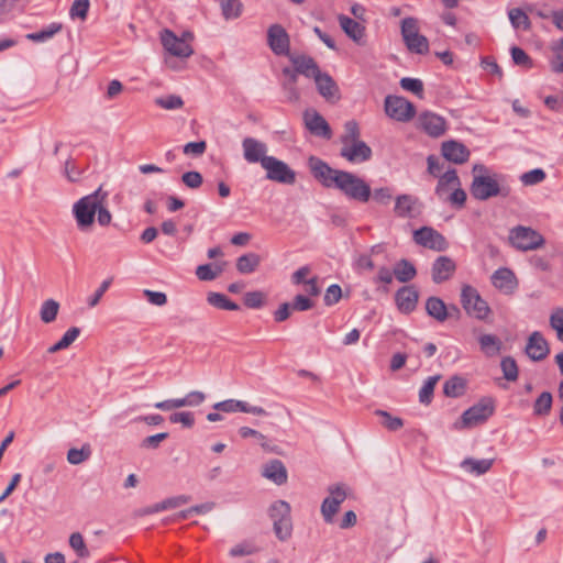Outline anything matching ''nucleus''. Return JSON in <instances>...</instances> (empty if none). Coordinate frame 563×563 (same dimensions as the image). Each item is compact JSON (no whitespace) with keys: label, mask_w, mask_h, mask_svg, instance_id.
<instances>
[{"label":"nucleus","mask_w":563,"mask_h":563,"mask_svg":"<svg viewBox=\"0 0 563 563\" xmlns=\"http://www.w3.org/2000/svg\"><path fill=\"white\" fill-rule=\"evenodd\" d=\"M69 545L71 549L77 553L79 558H88L89 551L86 547V543L84 541V538L81 533L74 532L69 537Z\"/></svg>","instance_id":"13d9d810"},{"label":"nucleus","mask_w":563,"mask_h":563,"mask_svg":"<svg viewBox=\"0 0 563 563\" xmlns=\"http://www.w3.org/2000/svg\"><path fill=\"white\" fill-rule=\"evenodd\" d=\"M360 140V128L356 121L350 120L344 124V133L341 136L342 145L358 141Z\"/></svg>","instance_id":"4d7b16f0"},{"label":"nucleus","mask_w":563,"mask_h":563,"mask_svg":"<svg viewBox=\"0 0 563 563\" xmlns=\"http://www.w3.org/2000/svg\"><path fill=\"white\" fill-rule=\"evenodd\" d=\"M407 48L416 54H427L429 52V42L428 38L419 33L413 35L412 37H409L405 42Z\"/></svg>","instance_id":"a18cd8bd"},{"label":"nucleus","mask_w":563,"mask_h":563,"mask_svg":"<svg viewBox=\"0 0 563 563\" xmlns=\"http://www.w3.org/2000/svg\"><path fill=\"white\" fill-rule=\"evenodd\" d=\"M545 172L541 168H534L520 176V180L526 186L537 185L545 179Z\"/></svg>","instance_id":"680f3d73"},{"label":"nucleus","mask_w":563,"mask_h":563,"mask_svg":"<svg viewBox=\"0 0 563 563\" xmlns=\"http://www.w3.org/2000/svg\"><path fill=\"white\" fill-rule=\"evenodd\" d=\"M91 455V448L89 444H84L81 449L71 448L67 452V461L73 465L81 464L87 461Z\"/></svg>","instance_id":"09e8293b"},{"label":"nucleus","mask_w":563,"mask_h":563,"mask_svg":"<svg viewBox=\"0 0 563 563\" xmlns=\"http://www.w3.org/2000/svg\"><path fill=\"white\" fill-rule=\"evenodd\" d=\"M394 275L398 282L408 283L416 277L417 269L411 262L402 258L394 266Z\"/></svg>","instance_id":"c9c22d12"},{"label":"nucleus","mask_w":563,"mask_h":563,"mask_svg":"<svg viewBox=\"0 0 563 563\" xmlns=\"http://www.w3.org/2000/svg\"><path fill=\"white\" fill-rule=\"evenodd\" d=\"M59 311V303L55 299H46L40 309V318L44 323H52L56 320Z\"/></svg>","instance_id":"ea45409f"},{"label":"nucleus","mask_w":563,"mask_h":563,"mask_svg":"<svg viewBox=\"0 0 563 563\" xmlns=\"http://www.w3.org/2000/svg\"><path fill=\"white\" fill-rule=\"evenodd\" d=\"M262 167L266 170V178L268 180L285 185H294L296 183V172L275 156L264 158Z\"/></svg>","instance_id":"0eeeda50"},{"label":"nucleus","mask_w":563,"mask_h":563,"mask_svg":"<svg viewBox=\"0 0 563 563\" xmlns=\"http://www.w3.org/2000/svg\"><path fill=\"white\" fill-rule=\"evenodd\" d=\"M508 241L518 251L528 252L542 247L544 238L534 229L517 225L509 230Z\"/></svg>","instance_id":"39448f33"},{"label":"nucleus","mask_w":563,"mask_h":563,"mask_svg":"<svg viewBox=\"0 0 563 563\" xmlns=\"http://www.w3.org/2000/svg\"><path fill=\"white\" fill-rule=\"evenodd\" d=\"M419 124L420 128L430 136L439 137L445 132V120L433 113V112H423L419 115Z\"/></svg>","instance_id":"b1692460"},{"label":"nucleus","mask_w":563,"mask_h":563,"mask_svg":"<svg viewBox=\"0 0 563 563\" xmlns=\"http://www.w3.org/2000/svg\"><path fill=\"white\" fill-rule=\"evenodd\" d=\"M385 112L393 120L408 122L415 117L416 108L404 97L387 96L385 98Z\"/></svg>","instance_id":"6e6552de"},{"label":"nucleus","mask_w":563,"mask_h":563,"mask_svg":"<svg viewBox=\"0 0 563 563\" xmlns=\"http://www.w3.org/2000/svg\"><path fill=\"white\" fill-rule=\"evenodd\" d=\"M89 8V0H74L69 9V16L73 20L80 19L81 21H85L88 15Z\"/></svg>","instance_id":"3c124183"},{"label":"nucleus","mask_w":563,"mask_h":563,"mask_svg":"<svg viewBox=\"0 0 563 563\" xmlns=\"http://www.w3.org/2000/svg\"><path fill=\"white\" fill-rule=\"evenodd\" d=\"M314 82L318 92L330 102L338 101L340 99V90L336 82L328 73L320 71L314 77Z\"/></svg>","instance_id":"5701e85b"},{"label":"nucleus","mask_w":563,"mask_h":563,"mask_svg":"<svg viewBox=\"0 0 563 563\" xmlns=\"http://www.w3.org/2000/svg\"><path fill=\"white\" fill-rule=\"evenodd\" d=\"M510 52H511V58L516 65L528 68V69L533 67V60L522 48H520L518 46H514V47H511Z\"/></svg>","instance_id":"bf43d9fd"},{"label":"nucleus","mask_w":563,"mask_h":563,"mask_svg":"<svg viewBox=\"0 0 563 563\" xmlns=\"http://www.w3.org/2000/svg\"><path fill=\"white\" fill-rule=\"evenodd\" d=\"M419 33L418 21L415 18L408 16L401 21V36L404 42Z\"/></svg>","instance_id":"e2e57ef3"},{"label":"nucleus","mask_w":563,"mask_h":563,"mask_svg":"<svg viewBox=\"0 0 563 563\" xmlns=\"http://www.w3.org/2000/svg\"><path fill=\"white\" fill-rule=\"evenodd\" d=\"M375 415L380 417L382 424L389 431H397L402 428L404 421L399 417H393L389 412L385 410H376Z\"/></svg>","instance_id":"603ef678"},{"label":"nucleus","mask_w":563,"mask_h":563,"mask_svg":"<svg viewBox=\"0 0 563 563\" xmlns=\"http://www.w3.org/2000/svg\"><path fill=\"white\" fill-rule=\"evenodd\" d=\"M308 165L313 177L324 187H334V179L342 172L333 169L325 162L316 156L309 158Z\"/></svg>","instance_id":"4468645a"},{"label":"nucleus","mask_w":563,"mask_h":563,"mask_svg":"<svg viewBox=\"0 0 563 563\" xmlns=\"http://www.w3.org/2000/svg\"><path fill=\"white\" fill-rule=\"evenodd\" d=\"M490 280L495 288L506 295L512 294L518 287V280L515 273L507 267H500L495 271Z\"/></svg>","instance_id":"a211bd4d"},{"label":"nucleus","mask_w":563,"mask_h":563,"mask_svg":"<svg viewBox=\"0 0 563 563\" xmlns=\"http://www.w3.org/2000/svg\"><path fill=\"white\" fill-rule=\"evenodd\" d=\"M395 299L401 312L410 313L417 307L419 294L413 286H404L397 290Z\"/></svg>","instance_id":"a878e982"},{"label":"nucleus","mask_w":563,"mask_h":563,"mask_svg":"<svg viewBox=\"0 0 563 563\" xmlns=\"http://www.w3.org/2000/svg\"><path fill=\"white\" fill-rule=\"evenodd\" d=\"M477 342L481 352L488 358L499 355L504 346L503 341L492 333H481Z\"/></svg>","instance_id":"c756f323"},{"label":"nucleus","mask_w":563,"mask_h":563,"mask_svg":"<svg viewBox=\"0 0 563 563\" xmlns=\"http://www.w3.org/2000/svg\"><path fill=\"white\" fill-rule=\"evenodd\" d=\"M209 305L222 310H239V305L231 301L225 295L220 292H209L207 297Z\"/></svg>","instance_id":"79ce46f5"},{"label":"nucleus","mask_w":563,"mask_h":563,"mask_svg":"<svg viewBox=\"0 0 563 563\" xmlns=\"http://www.w3.org/2000/svg\"><path fill=\"white\" fill-rule=\"evenodd\" d=\"M443 200L449 201L451 205L457 208H462L466 201V192L461 188V185L455 186L452 192L445 196Z\"/></svg>","instance_id":"69168bd1"},{"label":"nucleus","mask_w":563,"mask_h":563,"mask_svg":"<svg viewBox=\"0 0 563 563\" xmlns=\"http://www.w3.org/2000/svg\"><path fill=\"white\" fill-rule=\"evenodd\" d=\"M261 257L256 253H246L236 260V269L241 274H251L258 267Z\"/></svg>","instance_id":"58836bf2"},{"label":"nucleus","mask_w":563,"mask_h":563,"mask_svg":"<svg viewBox=\"0 0 563 563\" xmlns=\"http://www.w3.org/2000/svg\"><path fill=\"white\" fill-rule=\"evenodd\" d=\"M155 103L166 110L180 109L184 106L183 99L176 95L156 98Z\"/></svg>","instance_id":"052dcab7"},{"label":"nucleus","mask_w":563,"mask_h":563,"mask_svg":"<svg viewBox=\"0 0 563 563\" xmlns=\"http://www.w3.org/2000/svg\"><path fill=\"white\" fill-rule=\"evenodd\" d=\"M161 42L164 48L173 56L187 58L194 53V49L191 45L187 43V40L179 38L168 29L162 31Z\"/></svg>","instance_id":"9b49d317"},{"label":"nucleus","mask_w":563,"mask_h":563,"mask_svg":"<svg viewBox=\"0 0 563 563\" xmlns=\"http://www.w3.org/2000/svg\"><path fill=\"white\" fill-rule=\"evenodd\" d=\"M441 378L440 375L430 376L419 390V401L423 405H429L433 397V391L437 383Z\"/></svg>","instance_id":"49530a36"},{"label":"nucleus","mask_w":563,"mask_h":563,"mask_svg":"<svg viewBox=\"0 0 563 563\" xmlns=\"http://www.w3.org/2000/svg\"><path fill=\"white\" fill-rule=\"evenodd\" d=\"M308 165L313 177L324 187H334V179L342 172L333 169L325 162L316 156L309 158Z\"/></svg>","instance_id":"2eb2a0df"},{"label":"nucleus","mask_w":563,"mask_h":563,"mask_svg":"<svg viewBox=\"0 0 563 563\" xmlns=\"http://www.w3.org/2000/svg\"><path fill=\"white\" fill-rule=\"evenodd\" d=\"M242 147L244 159L249 163H260L263 166V159L268 157L266 144L254 137H245Z\"/></svg>","instance_id":"412c9836"},{"label":"nucleus","mask_w":563,"mask_h":563,"mask_svg":"<svg viewBox=\"0 0 563 563\" xmlns=\"http://www.w3.org/2000/svg\"><path fill=\"white\" fill-rule=\"evenodd\" d=\"M553 398L551 393L543 391L533 404V415L538 417L548 416L552 408Z\"/></svg>","instance_id":"a19ab883"},{"label":"nucleus","mask_w":563,"mask_h":563,"mask_svg":"<svg viewBox=\"0 0 563 563\" xmlns=\"http://www.w3.org/2000/svg\"><path fill=\"white\" fill-rule=\"evenodd\" d=\"M340 154L350 163H363L372 157V150L365 142L358 140L342 145Z\"/></svg>","instance_id":"f3484780"},{"label":"nucleus","mask_w":563,"mask_h":563,"mask_svg":"<svg viewBox=\"0 0 563 563\" xmlns=\"http://www.w3.org/2000/svg\"><path fill=\"white\" fill-rule=\"evenodd\" d=\"M461 181L455 169H449L439 177L438 185L435 187V195L439 199H444L449 195L450 190H453L455 186H460Z\"/></svg>","instance_id":"473e14b6"},{"label":"nucleus","mask_w":563,"mask_h":563,"mask_svg":"<svg viewBox=\"0 0 563 563\" xmlns=\"http://www.w3.org/2000/svg\"><path fill=\"white\" fill-rule=\"evenodd\" d=\"M500 368L506 380L516 382L518 379V365L512 356L503 357L500 362Z\"/></svg>","instance_id":"de8ad7c7"},{"label":"nucleus","mask_w":563,"mask_h":563,"mask_svg":"<svg viewBox=\"0 0 563 563\" xmlns=\"http://www.w3.org/2000/svg\"><path fill=\"white\" fill-rule=\"evenodd\" d=\"M466 380L461 376H452L443 385V394L446 397L457 398L465 393Z\"/></svg>","instance_id":"e433bc0d"},{"label":"nucleus","mask_w":563,"mask_h":563,"mask_svg":"<svg viewBox=\"0 0 563 563\" xmlns=\"http://www.w3.org/2000/svg\"><path fill=\"white\" fill-rule=\"evenodd\" d=\"M108 191L100 186L93 192L81 197L73 205V216L76 220L78 230L87 232L95 223L97 209L100 207L101 200L108 199Z\"/></svg>","instance_id":"f03ea898"},{"label":"nucleus","mask_w":563,"mask_h":563,"mask_svg":"<svg viewBox=\"0 0 563 563\" xmlns=\"http://www.w3.org/2000/svg\"><path fill=\"white\" fill-rule=\"evenodd\" d=\"M62 29H63L62 23L53 22L38 32H33V33L26 34L25 37L29 41L36 42V43L46 42V41L51 40L57 33H59L62 31Z\"/></svg>","instance_id":"4c0bfd02"},{"label":"nucleus","mask_w":563,"mask_h":563,"mask_svg":"<svg viewBox=\"0 0 563 563\" xmlns=\"http://www.w3.org/2000/svg\"><path fill=\"white\" fill-rule=\"evenodd\" d=\"M262 475L276 485L285 484L288 478L287 470L280 460H271L267 462L263 466Z\"/></svg>","instance_id":"c85d7f7f"},{"label":"nucleus","mask_w":563,"mask_h":563,"mask_svg":"<svg viewBox=\"0 0 563 563\" xmlns=\"http://www.w3.org/2000/svg\"><path fill=\"white\" fill-rule=\"evenodd\" d=\"M508 16L514 29H522L525 31L530 30V19L520 8H514L509 10Z\"/></svg>","instance_id":"37998d69"},{"label":"nucleus","mask_w":563,"mask_h":563,"mask_svg":"<svg viewBox=\"0 0 563 563\" xmlns=\"http://www.w3.org/2000/svg\"><path fill=\"white\" fill-rule=\"evenodd\" d=\"M305 123L307 129L317 136H322L324 139L331 137V129L324 118L319 114L317 111H306L305 112Z\"/></svg>","instance_id":"cd10ccee"},{"label":"nucleus","mask_w":563,"mask_h":563,"mask_svg":"<svg viewBox=\"0 0 563 563\" xmlns=\"http://www.w3.org/2000/svg\"><path fill=\"white\" fill-rule=\"evenodd\" d=\"M353 267L356 272H369L373 271L375 265L371 254L368 253H358L354 255L353 258Z\"/></svg>","instance_id":"864d4df0"},{"label":"nucleus","mask_w":563,"mask_h":563,"mask_svg":"<svg viewBox=\"0 0 563 563\" xmlns=\"http://www.w3.org/2000/svg\"><path fill=\"white\" fill-rule=\"evenodd\" d=\"M64 175L69 181L76 183L80 180L82 170L76 166L73 159H67L64 165Z\"/></svg>","instance_id":"774afa93"},{"label":"nucleus","mask_w":563,"mask_h":563,"mask_svg":"<svg viewBox=\"0 0 563 563\" xmlns=\"http://www.w3.org/2000/svg\"><path fill=\"white\" fill-rule=\"evenodd\" d=\"M461 303L466 313L475 319L485 320L490 313L488 303L481 297L477 289L471 285L462 287Z\"/></svg>","instance_id":"423d86ee"},{"label":"nucleus","mask_w":563,"mask_h":563,"mask_svg":"<svg viewBox=\"0 0 563 563\" xmlns=\"http://www.w3.org/2000/svg\"><path fill=\"white\" fill-rule=\"evenodd\" d=\"M494 409L493 399H482L463 412L461 421L462 427L470 428L485 422L494 413Z\"/></svg>","instance_id":"1a4fd4ad"},{"label":"nucleus","mask_w":563,"mask_h":563,"mask_svg":"<svg viewBox=\"0 0 563 563\" xmlns=\"http://www.w3.org/2000/svg\"><path fill=\"white\" fill-rule=\"evenodd\" d=\"M267 41L274 54L280 56L285 55L288 57L291 55L289 53V35L282 25L273 24L269 26L267 31Z\"/></svg>","instance_id":"ddd939ff"},{"label":"nucleus","mask_w":563,"mask_h":563,"mask_svg":"<svg viewBox=\"0 0 563 563\" xmlns=\"http://www.w3.org/2000/svg\"><path fill=\"white\" fill-rule=\"evenodd\" d=\"M413 241L423 247L443 252L449 247L446 239L431 227H422L413 232Z\"/></svg>","instance_id":"9d476101"},{"label":"nucleus","mask_w":563,"mask_h":563,"mask_svg":"<svg viewBox=\"0 0 563 563\" xmlns=\"http://www.w3.org/2000/svg\"><path fill=\"white\" fill-rule=\"evenodd\" d=\"M284 80L282 81V89L289 102H298L300 100V91L298 89L299 74L290 67H285L282 70Z\"/></svg>","instance_id":"393cba45"},{"label":"nucleus","mask_w":563,"mask_h":563,"mask_svg":"<svg viewBox=\"0 0 563 563\" xmlns=\"http://www.w3.org/2000/svg\"><path fill=\"white\" fill-rule=\"evenodd\" d=\"M291 508L285 500H276L268 508V516L273 521V529L278 540L286 541L291 537Z\"/></svg>","instance_id":"20e7f679"},{"label":"nucleus","mask_w":563,"mask_h":563,"mask_svg":"<svg viewBox=\"0 0 563 563\" xmlns=\"http://www.w3.org/2000/svg\"><path fill=\"white\" fill-rule=\"evenodd\" d=\"M399 84L404 90L410 91L419 98H423L422 80H420L418 78L404 77L400 79Z\"/></svg>","instance_id":"5fc2aeb1"},{"label":"nucleus","mask_w":563,"mask_h":563,"mask_svg":"<svg viewBox=\"0 0 563 563\" xmlns=\"http://www.w3.org/2000/svg\"><path fill=\"white\" fill-rule=\"evenodd\" d=\"M219 3L225 20L236 19L241 15L242 3L240 0H219Z\"/></svg>","instance_id":"c03bdc74"},{"label":"nucleus","mask_w":563,"mask_h":563,"mask_svg":"<svg viewBox=\"0 0 563 563\" xmlns=\"http://www.w3.org/2000/svg\"><path fill=\"white\" fill-rule=\"evenodd\" d=\"M222 273V266L216 265L213 269L212 264H202L196 268V276L199 280L210 282L216 279Z\"/></svg>","instance_id":"8fccbe9b"},{"label":"nucleus","mask_w":563,"mask_h":563,"mask_svg":"<svg viewBox=\"0 0 563 563\" xmlns=\"http://www.w3.org/2000/svg\"><path fill=\"white\" fill-rule=\"evenodd\" d=\"M525 352L530 360L539 362L548 356L550 349L543 335L539 331H534L528 339Z\"/></svg>","instance_id":"6ab92c4d"},{"label":"nucleus","mask_w":563,"mask_h":563,"mask_svg":"<svg viewBox=\"0 0 563 563\" xmlns=\"http://www.w3.org/2000/svg\"><path fill=\"white\" fill-rule=\"evenodd\" d=\"M334 187L347 198L360 202H367L372 196L371 187L362 178L345 170L335 177Z\"/></svg>","instance_id":"7ed1b4c3"},{"label":"nucleus","mask_w":563,"mask_h":563,"mask_svg":"<svg viewBox=\"0 0 563 563\" xmlns=\"http://www.w3.org/2000/svg\"><path fill=\"white\" fill-rule=\"evenodd\" d=\"M418 199L410 195H400L396 198L394 212L399 218H413L418 214Z\"/></svg>","instance_id":"7c9ffc66"},{"label":"nucleus","mask_w":563,"mask_h":563,"mask_svg":"<svg viewBox=\"0 0 563 563\" xmlns=\"http://www.w3.org/2000/svg\"><path fill=\"white\" fill-rule=\"evenodd\" d=\"M292 68L306 78H312L321 71L316 60L307 55H289Z\"/></svg>","instance_id":"bb28decb"},{"label":"nucleus","mask_w":563,"mask_h":563,"mask_svg":"<svg viewBox=\"0 0 563 563\" xmlns=\"http://www.w3.org/2000/svg\"><path fill=\"white\" fill-rule=\"evenodd\" d=\"M494 462V459L476 460L473 457H466L461 462L460 466L468 474L481 476L492 468Z\"/></svg>","instance_id":"72a5a7b5"},{"label":"nucleus","mask_w":563,"mask_h":563,"mask_svg":"<svg viewBox=\"0 0 563 563\" xmlns=\"http://www.w3.org/2000/svg\"><path fill=\"white\" fill-rule=\"evenodd\" d=\"M441 152L446 161L454 164L467 162L471 155L470 150L463 143L453 140L443 142Z\"/></svg>","instance_id":"4be33fe9"},{"label":"nucleus","mask_w":563,"mask_h":563,"mask_svg":"<svg viewBox=\"0 0 563 563\" xmlns=\"http://www.w3.org/2000/svg\"><path fill=\"white\" fill-rule=\"evenodd\" d=\"M550 325L556 331L558 339L563 342V308H556L550 316Z\"/></svg>","instance_id":"0e129e2a"},{"label":"nucleus","mask_w":563,"mask_h":563,"mask_svg":"<svg viewBox=\"0 0 563 563\" xmlns=\"http://www.w3.org/2000/svg\"><path fill=\"white\" fill-rule=\"evenodd\" d=\"M244 305L251 309H260L265 305L266 295L263 291L254 290L244 295Z\"/></svg>","instance_id":"6e6d98bb"},{"label":"nucleus","mask_w":563,"mask_h":563,"mask_svg":"<svg viewBox=\"0 0 563 563\" xmlns=\"http://www.w3.org/2000/svg\"><path fill=\"white\" fill-rule=\"evenodd\" d=\"M308 165L313 177L324 187H334V179L342 172L333 169L325 162L316 156L309 158Z\"/></svg>","instance_id":"dca6fc26"},{"label":"nucleus","mask_w":563,"mask_h":563,"mask_svg":"<svg viewBox=\"0 0 563 563\" xmlns=\"http://www.w3.org/2000/svg\"><path fill=\"white\" fill-rule=\"evenodd\" d=\"M456 271L455 262L449 256H439L432 264L431 277L433 283L442 284L449 280Z\"/></svg>","instance_id":"aec40b11"},{"label":"nucleus","mask_w":563,"mask_h":563,"mask_svg":"<svg viewBox=\"0 0 563 563\" xmlns=\"http://www.w3.org/2000/svg\"><path fill=\"white\" fill-rule=\"evenodd\" d=\"M328 490L330 496L322 501L321 514L327 523H332L340 505L346 498V490L344 485L330 486Z\"/></svg>","instance_id":"f8f14e48"},{"label":"nucleus","mask_w":563,"mask_h":563,"mask_svg":"<svg viewBox=\"0 0 563 563\" xmlns=\"http://www.w3.org/2000/svg\"><path fill=\"white\" fill-rule=\"evenodd\" d=\"M473 180L470 187L473 198L485 201L493 197H508L510 187L507 185L505 176L489 170L483 164L473 166Z\"/></svg>","instance_id":"f257e3e1"},{"label":"nucleus","mask_w":563,"mask_h":563,"mask_svg":"<svg viewBox=\"0 0 563 563\" xmlns=\"http://www.w3.org/2000/svg\"><path fill=\"white\" fill-rule=\"evenodd\" d=\"M427 313L439 322H444L449 317V310L444 301L439 297H429L426 301Z\"/></svg>","instance_id":"f704fd0d"},{"label":"nucleus","mask_w":563,"mask_h":563,"mask_svg":"<svg viewBox=\"0 0 563 563\" xmlns=\"http://www.w3.org/2000/svg\"><path fill=\"white\" fill-rule=\"evenodd\" d=\"M181 181L190 189H198L202 185L203 178L199 172L191 170L183 174Z\"/></svg>","instance_id":"338daca9"},{"label":"nucleus","mask_w":563,"mask_h":563,"mask_svg":"<svg viewBox=\"0 0 563 563\" xmlns=\"http://www.w3.org/2000/svg\"><path fill=\"white\" fill-rule=\"evenodd\" d=\"M338 20L344 33L355 43L362 44V40L365 35V27L357 21L344 14H340Z\"/></svg>","instance_id":"2f4dec72"}]
</instances>
